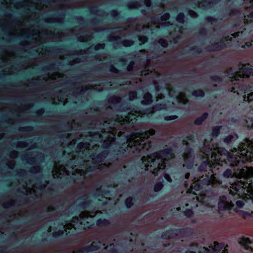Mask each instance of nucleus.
<instances>
[{"instance_id":"nucleus-1","label":"nucleus","mask_w":253,"mask_h":253,"mask_svg":"<svg viewBox=\"0 0 253 253\" xmlns=\"http://www.w3.org/2000/svg\"><path fill=\"white\" fill-rule=\"evenodd\" d=\"M129 120V115L123 118L117 115L114 119L104 121V128L102 129L101 133H95L92 136L100 139L101 142H103V147L108 148L114 141L117 133L118 137L121 136L122 133H124L121 131L118 132L117 128L121 125L128 123Z\"/></svg>"},{"instance_id":"nucleus-2","label":"nucleus","mask_w":253,"mask_h":253,"mask_svg":"<svg viewBox=\"0 0 253 253\" xmlns=\"http://www.w3.org/2000/svg\"><path fill=\"white\" fill-rule=\"evenodd\" d=\"M155 134V130L153 129H150L143 133H136L132 135L130 138L127 139V150L132 153L140 152L144 149H148L149 144H147L145 142L150 136Z\"/></svg>"},{"instance_id":"nucleus-3","label":"nucleus","mask_w":253,"mask_h":253,"mask_svg":"<svg viewBox=\"0 0 253 253\" xmlns=\"http://www.w3.org/2000/svg\"><path fill=\"white\" fill-rule=\"evenodd\" d=\"M90 144L88 143L80 142L77 146L78 155L83 159V166L87 167L89 163V158L91 159V162L93 164H99L102 161L103 155L99 154L96 158H94V150L99 147V145L95 144L91 149L90 148Z\"/></svg>"},{"instance_id":"nucleus-4","label":"nucleus","mask_w":253,"mask_h":253,"mask_svg":"<svg viewBox=\"0 0 253 253\" xmlns=\"http://www.w3.org/2000/svg\"><path fill=\"white\" fill-rule=\"evenodd\" d=\"M238 155L235 158L230 157L232 165H237L241 161L243 163L253 161V138L250 140L245 139L238 146Z\"/></svg>"},{"instance_id":"nucleus-5","label":"nucleus","mask_w":253,"mask_h":253,"mask_svg":"<svg viewBox=\"0 0 253 253\" xmlns=\"http://www.w3.org/2000/svg\"><path fill=\"white\" fill-rule=\"evenodd\" d=\"M143 163L145 166V170H149L155 176L158 175L160 170L165 169V162L159 157L158 153L148 155L146 158H142Z\"/></svg>"},{"instance_id":"nucleus-6","label":"nucleus","mask_w":253,"mask_h":253,"mask_svg":"<svg viewBox=\"0 0 253 253\" xmlns=\"http://www.w3.org/2000/svg\"><path fill=\"white\" fill-rule=\"evenodd\" d=\"M232 69L230 68L227 70L228 76L231 79V81H239L242 78H248L252 72V69L250 67L249 65H244L239 69V71L235 73H230Z\"/></svg>"},{"instance_id":"nucleus-7","label":"nucleus","mask_w":253,"mask_h":253,"mask_svg":"<svg viewBox=\"0 0 253 253\" xmlns=\"http://www.w3.org/2000/svg\"><path fill=\"white\" fill-rule=\"evenodd\" d=\"M34 181V179H30L28 180L29 183L25 181L24 184L22 185L20 182L18 188L19 191L26 195L32 193L36 194V189L38 188L37 183H35Z\"/></svg>"},{"instance_id":"nucleus-8","label":"nucleus","mask_w":253,"mask_h":253,"mask_svg":"<svg viewBox=\"0 0 253 253\" xmlns=\"http://www.w3.org/2000/svg\"><path fill=\"white\" fill-rule=\"evenodd\" d=\"M247 185L248 182L246 181V179L245 178L244 179V181L238 180L232 184L230 187V188L235 191L233 192L232 190H230V193L232 195L237 194L238 195L243 196V193H245V188L246 187V186Z\"/></svg>"},{"instance_id":"nucleus-9","label":"nucleus","mask_w":253,"mask_h":253,"mask_svg":"<svg viewBox=\"0 0 253 253\" xmlns=\"http://www.w3.org/2000/svg\"><path fill=\"white\" fill-rule=\"evenodd\" d=\"M70 172L66 169V167L62 165L55 163L52 171L53 176L54 178L61 177V176L69 175Z\"/></svg>"},{"instance_id":"nucleus-10","label":"nucleus","mask_w":253,"mask_h":253,"mask_svg":"<svg viewBox=\"0 0 253 253\" xmlns=\"http://www.w3.org/2000/svg\"><path fill=\"white\" fill-rule=\"evenodd\" d=\"M41 77H39L38 79H35V80L38 81H47L48 80H56L57 82H62L64 79L67 77L64 75L57 72H55L52 73L51 75L50 74L49 72H48L47 74L46 75L45 77L42 78V79L40 78ZM63 83H60L59 84H62Z\"/></svg>"},{"instance_id":"nucleus-11","label":"nucleus","mask_w":253,"mask_h":253,"mask_svg":"<svg viewBox=\"0 0 253 253\" xmlns=\"http://www.w3.org/2000/svg\"><path fill=\"white\" fill-rule=\"evenodd\" d=\"M223 248L224 245L219 244L216 241L214 242L213 245L211 244L209 246V248H203L205 253H220L221 251L222 253H225V250Z\"/></svg>"},{"instance_id":"nucleus-12","label":"nucleus","mask_w":253,"mask_h":253,"mask_svg":"<svg viewBox=\"0 0 253 253\" xmlns=\"http://www.w3.org/2000/svg\"><path fill=\"white\" fill-rule=\"evenodd\" d=\"M234 206L231 200H228L225 196L220 197L218 202V208L220 210H230Z\"/></svg>"},{"instance_id":"nucleus-13","label":"nucleus","mask_w":253,"mask_h":253,"mask_svg":"<svg viewBox=\"0 0 253 253\" xmlns=\"http://www.w3.org/2000/svg\"><path fill=\"white\" fill-rule=\"evenodd\" d=\"M229 37H224L223 39H222L221 42H219L216 43L211 46L208 47V51H215L222 50L226 47V44L224 43L225 41H231L232 38L230 37L229 39H228Z\"/></svg>"},{"instance_id":"nucleus-14","label":"nucleus","mask_w":253,"mask_h":253,"mask_svg":"<svg viewBox=\"0 0 253 253\" xmlns=\"http://www.w3.org/2000/svg\"><path fill=\"white\" fill-rule=\"evenodd\" d=\"M159 157L163 159V161H165L173 159L175 157V154L171 149H165L164 150L157 152Z\"/></svg>"},{"instance_id":"nucleus-15","label":"nucleus","mask_w":253,"mask_h":253,"mask_svg":"<svg viewBox=\"0 0 253 253\" xmlns=\"http://www.w3.org/2000/svg\"><path fill=\"white\" fill-rule=\"evenodd\" d=\"M182 156L184 161L186 164L192 163L195 158L193 151L190 148H186Z\"/></svg>"},{"instance_id":"nucleus-16","label":"nucleus","mask_w":253,"mask_h":253,"mask_svg":"<svg viewBox=\"0 0 253 253\" xmlns=\"http://www.w3.org/2000/svg\"><path fill=\"white\" fill-rule=\"evenodd\" d=\"M76 167V165H75V167L72 168V173L73 175H75L76 173L79 174L81 177L84 176L86 174V172L92 171L94 169V166L93 168L89 166V167L86 168V170L84 171L82 169H78V168H75Z\"/></svg>"},{"instance_id":"nucleus-17","label":"nucleus","mask_w":253,"mask_h":253,"mask_svg":"<svg viewBox=\"0 0 253 253\" xmlns=\"http://www.w3.org/2000/svg\"><path fill=\"white\" fill-rule=\"evenodd\" d=\"M239 243L242 246H243L245 249L249 250L251 251H253V249L252 247L251 246L252 243L250 240L249 238L242 237L239 239Z\"/></svg>"},{"instance_id":"nucleus-18","label":"nucleus","mask_w":253,"mask_h":253,"mask_svg":"<svg viewBox=\"0 0 253 253\" xmlns=\"http://www.w3.org/2000/svg\"><path fill=\"white\" fill-rule=\"evenodd\" d=\"M15 58V54L12 52L4 51L1 55V58L3 62H7L8 61H11Z\"/></svg>"},{"instance_id":"nucleus-19","label":"nucleus","mask_w":253,"mask_h":253,"mask_svg":"<svg viewBox=\"0 0 253 253\" xmlns=\"http://www.w3.org/2000/svg\"><path fill=\"white\" fill-rule=\"evenodd\" d=\"M238 136L236 134H230L225 137L223 139V141L227 144H229L232 143L238 139Z\"/></svg>"},{"instance_id":"nucleus-20","label":"nucleus","mask_w":253,"mask_h":253,"mask_svg":"<svg viewBox=\"0 0 253 253\" xmlns=\"http://www.w3.org/2000/svg\"><path fill=\"white\" fill-rule=\"evenodd\" d=\"M241 172L244 174L245 177H253V167L247 168L245 170L242 169Z\"/></svg>"},{"instance_id":"nucleus-21","label":"nucleus","mask_w":253,"mask_h":253,"mask_svg":"<svg viewBox=\"0 0 253 253\" xmlns=\"http://www.w3.org/2000/svg\"><path fill=\"white\" fill-rule=\"evenodd\" d=\"M165 108V105L163 104H156L152 108L148 109L146 110V114H152L156 111H158Z\"/></svg>"},{"instance_id":"nucleus-22","label":"nucleus","mask_w":253,"mask_h":253,"mask_svg":"<svg viewBox=\"0 0 253 253\" xmlns=\"http://www.w3.org/2000/svg\"><path fill=\"white\" fill-rule=\"evenodd\" d=\"M40 158H42L43 159V156H42L41 154H40L39 155H36V156H34V157H26V156H24V158L26 159L27 163L30 164H32L33 163H36L38 162L37 159L38 158V157Z\"/></svg>"},{"instance_id":"nucleus-23","label":"nucleus","mask_w":253,"mask_h":253,"mask_svg":"<svg viewBox=\"0 0 253 253\" xmlns=\"http://www.w3.org/2000/svg\"><path fill=\"white\" fill-rule=\"evenodd\" d=\"M96 215V213H94L93 212H90L88 211H84L82 212L80 214V217L82 219H84L85 218H88L89 217H94Z\"/></svg>"},{"instance_id":"nucleus-24","label":"nucleus","mask_w":253,"mask_h":253,"mask_svg":"<svg viewBox=\"0 0 253 253\" xmlns=\"http://www.w3.org/2000/svg\"><path fill=\"white\" fill-rule=\"evenodd\" d=\"M245 193L243 195H249L251 197H253V188L251 183H248V185L246 186Z\"/></svg>"},{"instance_id":"nucleus-25","label":"nucleus","mask_w":253,"mask_h":253,"mask_svg":"<svg viewBox=\"0 0 253 253\" xmlns=\"http://www.w3.org/2000/svg\"><path fill=\"white\" fill-rule=\"evenodd\" d=\"M221 126H215L212 128L211 136L212 137H217L220 133Z\"/></svg>"},{"instance_id":"nucleus-26","label":"nucleus","mask_w":253,"mask_h":253,"mask_svg":"<svg viewBox=\"0 0 253 253\" xmlns=\"http://www.w3.org/2000/svg\"><path fill=\"white\" fill-rule=\"evenodd\" d=\"M152 102V96L149 93H147L144 96V99L142 101V103L143 104H149Z\"/></svg>"},{"instance_id":"nucleus-27","label":"nucleus","mask_w":253,"mask_h":253,"mask_svg":"<svg viewBox=\"0 0 253 253\" xmlns=\"http://www.w3.org/2000/svg\"><path fill=\"white\" fill-rule=\"evenodd\" d=\"M102 245V244L98 240H95L92 242L91 244L90 249L91 250H95L100 248Z\"/></svg>"},{"instance_id":"nucleus-28","label":"nucleus","mask_w":253,"mask_h":253,"mask_svg":"<svg viewBox=\"0 0 253 253\" xmlns=\"http://www.w3.org/2000/svg\"><path fill=\"white\" fill-rule=\"evenodd\" d=\"M121 100V98L119 96H113L108 98V102L112 104H117Z\"/></svg>"},{"instance_id":"nucleus-29","label":"nucleus","mask_w":253,"mask_h":253,"mask_svg":"<svg viewBox=\"0 0 253 253\" xmlns=\"http://www.w3.org/2000/svg\"><path fill=\"white\" fill-rule=\"evenodd\" d=\"M193 142L194 141V137L192 135H190L187 136L185 139H183L182 141V143L183 145L188 146L189 145V142Z\"/></svg>"},{"instance_id":"nucleus-30","label":"nucleus","mask_w":253,"mask_h":253,"mask_svg":"<svg viewBox=\"0 0 253 253\" xmlns=\"http://www.w3.org/2000/svg\"><path fill=\"white\" fill-rule=\"evenodd\" d=\"M218 184L219 183L214 175H211L210 179L208 180V184L211 185L212 186H214Z\"/></svg>"},{"instance_id":"nucleus-31","label":"nucleus","mask_w":253,"mask_h":253,"mask_svg":"<svg viewBox=\"0 0 253 253\" xmlns=\"http://www.w3.org/2000/svg\"><path fill=\"white\" fill-rule=\"evenodd\" d=\"M179 101L184 104H186L187 102V99L186 96L182 93H180L177 97Z\"/></svg>"},{"instance_id":"nucleus-32","label":"nucleus","mask_w":253,"mask_h":253,"mask_svg":"<svg viewBox=\"0 0 253 253\" xmlns=\"http://www.w3.org/2000/svg\"><path fill=\"white\" fill-rule=\"evenodd\" d=\"M41 170V168L39 166H36L31 168L30 172L33 173H39Z\"/></svg>"},{"instance_id":"nucleus-33","label":"nucleus","mask_w":253,"mask_h":253,"mask_svg":"<svg viewBox=\"0 0 253 253\" xmlns=\"http://www.w3.org/2000/svg\"><path fill=\"white\" fill-rule=\"evenodd\" d=\"M133 43H134V42L132 40H124L122 42L123 45L126 47L130 46L132 45L133 44Z\"/></svg>"},{"instance_id":"nucleus-34","label":"nucleus","mask_w":253,"mask_h":253,"mask_svg":"<svg viewBox=\"0 0 253 253\" xmlns=\"http://www.w3.org/2000/svg\"><path fill=\"white\" fill-rule=\"evenodd\" d=\"M125 204L127 208L131 207L133 205L132 198L128 197L125 200Z\"/></svg>"},{"instance_id":"nucleus-35","label":"nucleus","mask_w":253,"mask_h":253,"mask_svg":"<svg viewBox=\"0 0 253 253\" xmlns=\"http://www.w3.org/2000/svg\"><path fill=\"white\" fill-rule=\"evenodd\" d=\"M192 94L197 97H203L204 95V92L202 90H197L194 91Z\"/></svg>"},{"instance_id":"nucleus-36","label":"nucleus","mask_w":253,"mask_h":253,"mask_svg":"<svg viewBox=\"0 0 253 253\" xmlns=\"http://www.w3.org/2000/svg\"><path fill=\"white\" fill-rule=\"evenodd\" d=\"M91 39V36H81L78 37V40L80 42H84L90 40Z\"/></svg>"},{"instance_id":"nucleus-37","label":"nucleus","mask_w":253,"mask_h":253,"mask_svg":"<svg viewBox=\"0 0 253 253\" xmlns=\"http://www.w3.org/2000/svg\"><path fill=\"white\" fill-rule=\"evenodd\" d=\"M14 204V201L13 200H10L8 202H4L2 206L5 208H7L11 207L12 205Z\"/></svg>"},{"instance_id":"nucleus-38","label":"nucleus","mask_w":253,"mask_h":253,"mask_svg":"<svg viewBox=\"0 0 253 253\" xmlns=\"http://www.w3.org/2000/svg\"><path fill=\"white\" fill-rule=\"evenodd\" d=\"M244 100L249 102L253 100V92L248 94L247 96L245 95Z\"/></svg>"},{"instance_id":"nucleus-39","label":"nucleus","mask_w":253,"mask_h":253,"mask_svg":"<svg viewBox=\"0 0 253 253\" xmlns=\"http://www.w3.org/2000/svg\"><path fill=\"white\" fill-rule=\"evenodd\" d=\"M128 95L130 100H133L137 98V93L135 91L130 92Z\"/></svg>"},{"instance_id":"nucleus-40","label":"nucleus","mask_w":253,"mask_h":253,"mask_svg":"<svg viewBox=\"0 0 253 253\" xmlns=\"http://www.w3.org/2000/svg\"><path fill=\"white\" fill-rule=\"evenodd\" d=\"M45 22H61L62 21V19H57L56 18H46L45 19Z\"/></svg>"},{"instance_id":"nucleus-41","label":"nucleus","mask_w":253,"mask_h":253,"mask_svg":"<svg viewBox=\"0 0 253 253\" xmlns=\"http://www.w3.org/2000/svg\"><path fill=\"white\" fill-rule=\"evenodd\" d=\"M158 43L164 47H166L168 45L167 41L164 39H159L158 41Z\"/></svg>"},{"instance_id":"nucleus-42","label":"nucleus","mask_w":253,"mask_h":253,"mask_svg":"<svg viewBox=\"0 0 253 253\" xmlns=\"http://www.w3.org/2000/svg\"><path fill=\"white\" fill-rule=\"evenodd\" d=\"M177 20L180 22V23H183L184 21V15L182 13L179 14L177 16Z\"/></svg>"},{"instance_id":"nucleus-43","label":"nucleus","mask_w":253,"mask_h":253,"mask_svg":"<svg viewBox=\"0 0 253 253\" xmlns=\"http://www.w3.org/2000/svg\"><path fill=\"white\" fill-rule=\"evenodd\" d=\"M163 186L161 183H157L154 186V191L155 192L159 191L162 188Z\"/></svg>"},{"instance_id":"nucleus-44","label":"nucleus","mask_w":253,"mask_h":253,"mask_svg":"<svg viewBox=\"0 0 253 253\" xmlns=\"http://www.w3.org/2000/svg\"><path fill=\"white\" fill-rule=\"evenodd\" d=\"M7 165L11 169H13L15 165V162L14 160L9 161L7 163Z\"/></svg>"},{"instance_id":"nucleus-45","label":"nucleus","mask_w":253,"mask_h":253,"mask_svg":"<svg viewBox=\"0 0 253 253\" xmlns=\"http://www.w3.org/2000/svg\"><path fill=\"white\" fill-rule=\"evenodd\" d=\"M185 215L188 217H191L192 216L193 213L192 210L187 209L184 212Z\"/></svg>"},{"instance_id":"nucleus-46","label":"nucleus","mask_w":253,"mask_h":253,"mask_svg":"<svg viewBox=\"0 0 253 253\" xmlns=\"http://www.w3.org/2000/svg\"><path fill=\"white\" fill-rule=\"evenodd\" d=\"M139 40L142 44H144L146 42H147L148 38L145 36H141L139 37Z\"/></svg>"},{"instance_id":"nucleus-47","label":"nucleus","mask_w":253,"mask_h":253,"mask_svg":"<svg viewBox=\"0 0 253 253\" xmlns=\"http://www.w3.org/2000/svg\"><path fill=\"white\" fill-rule=\"evenodd\" d=\"M170 18V15L168 13H166L165 14H164L162 16H161V20L162 21H166L168 19H169Z\"/></svg>"},{"instance_id":"nucleus-48","label":"nucleus","mask_w":253,"mask_h":253,"mask_svg":"<svg viewBox=\"0 0 253 253\" xmlns=\"http://www.w3.org/2000/svg\"><path fill=\"white\" fill-rule=\"evenodd\" d=\"M28 146L27 144L25 142H18L17 144V147L24 148Z\"/></svg>"},{"instance_id":"nucleus-49","label":"nucleus","mask_w":253,"mask_h":253,"mask_svg":"<svg viewBox=\"0 0 253 253\" xmlns=\"http://www.w3.org/2000/svg\"><path fill=\"white\" fill-rule=\"evenodd\" d=\"M178 118L176 115L168 116L165 117V120L167 121L174 120Z\"/></svg>"},{"instance_id":"nucleus-50","label":"nucleus","mask_w":253,"mask_h":253,"mask_svg":"<svg viewBox=\"0 0 253 253\" xmlns=\"http://www.w3.org/2000/svg\"><path fill=\"white\" fill-rule=\"evenodd\" d=\"M32 128H31L30 127H28V126L23 127H21L20 128H19L20 131H23V132L30 131L31 130H32Z\"/></svg>"},{"instance_id":"nucleus-51","label":"nucleus","mask_w":253,"mask_h":253,"mask_svg":"<svg viewBox=\"0 0 253 253\" xmlns=\"http://www.w3.org/2000/svg\"><path fill=\"white\" fill-rule=\"evenodd\" d=\"M18 152L16 151H12L10 153V157L12 158H16L18 156Z\"/></svg>"},{"instance_id":"nucleus-52","label":"nucleus","mask_w":253,"mask_h":253,"mask_svg":"<svg viewBox=\"0 0 253 253\" xmlns=\"http://www.w3.org/2000/svg\"><path fill=\"white\" fill-rule=\"evenodd\" d=\"M134 62L133 61L130 62L127 67V70L128 71H132L133 67H134Z\"/></svg>"},{"instance_id":"nucleus-53","label":"nucleus","mask_w":253,"mask_h":253,"mask_svg":"<svg viewBox=\"0 0 253 253\" xmlns=\"http://www.w3.org/2000/svg\"><path fill=\"white\" fill-rule=\"evenodd\" d=\"M65 231H67V229H71L72 228H74V229H76V228L74 227V225L71 223L68 224L64 226Z\"/></svg>"},{"instance_id":"nucleus-54","label":"nucleus","mask_w":253,"mask_h":253,"mask_svg":"<svg viewBox=\"0 0 253 253\" xmlns=\"http://www.w3.org/2000/svg\"><path fill=\"white\" fill-rule=\"evenodd\" d=\"M203 119H202L201 117H199L197 119H196L195 121V124L196 125H200L202 123V122L203 121Z\"/></svg>"},{"instance_id":"nucleus-55","label":"nucleus","mask_w":253,"mask_h":253,"mask_svg":"<svg viewBox=\"0 0 253 253\" xmlns=\"http://www.w3.org/2000/svg\"><path fill=\"white\" fill-rule=\"evenodd\" d=\"M244 203L242 200H238L236 202V205L239 208L242 207V206L244 205Z\"/></svg>"},{"instance_id":"nucleus-56","label":"nucleus","mask_w":253,"mask_h":253,"mask_svg":"<svg viewBox=\"0 0 253 253\" xmlns=\"http://www.w3.org/2000/svg\"><path fill=\"white\" fill-rule=\"evenodd\" d=\"M164 177L168 182H172V179L169 174L166 173L164 174Z\"/></svg>"},{"instance_id":"nucleus-57","label":"nucleus","mask_w":253,"mask_h":253,"mask_svg":"<svg viewBox=\"0 0 253 253\" xmlns=\"http://www.w3.org/2000/svg\"><path fill=\"white\" fill-rule=\"evenodd\" d=\"M13 66H12L11 68H10L8 71H5V72H6L7 74H12L14 73H15L16 72L15 71L13 70Z\"/></svg>"},{"instance_id":"nucleus-58","label":"nucleus","mask_w":253,"mask_h":253,"mask_svg":"<svg viewBox=\"0 0 253 253\" xmlns=\"http://www.w3.org/2000/svg\"><path fill=\"white\" fill-rule=\"evenodd\" d=\"M105 44H97L95 48L96 50H98L100 49H103L104 48Z\"/></svg>"},{"instance_id":"nucleus-59","label":"nucleus","mask_w":253,"mask_h":253,"mask_svg":"<svg viewBox=\"0 0 253 253\" xmlns=\"http://www.w3.org/2000/svg\"><path fill=\"white\" fill-rule=\"evenodd\" d=\"M89 89V87H88L87 86H82L81 89H80L79 90V92L80 93H81L82 92H84V91H86L88 89Z\"/></svg>"},{"instance_id":"nucleus-60","label":"nucleus","mask_w":253,"mask_h":253,"mask_svg":"<svg viewBox=\"0 0 253 253\" xmlns=\"http://www.w3.org/2000/svg\"><path fill=\"white\" fill-rule=\"evenodd\" d=\"M189 14L191 15V17H193V18H196L197 17V14H196V12H195L194 11H192V10H190L189 11Z\"/></svg>"},{"instance_id":"nucleus-61","label":"nucleus","mask_w":253,"mask_h":253,"mask_svg":"<svg viewBox=\"0 0 253 253\" xmlns=\"http://www.w3.org/2000/svg\"><path fill=\"white\" fill-rule=\"evenodd\" d=\"M144 3L146 5V6H150L151 4V0H145Z\"/></svg>"},{"instance_id":"nucleus-62","label":"nucleus","mask_w":253,"mask_h":253,"mask_svg":"<svg viewBox=\"0 0 253 253\" xmlns=\"http://www.w3.org/2000/svg\"><path fill=\"white\" fill-rule=\"evenodd\" d=\"M231 175V172L230 170H229V171L226 170L224 173V175L227 177H229Z\"/></svg>"},{"instance_id":"nucleus-63","label":"nucleus","mask_w":253,"mask_h":253,"mask_svg":"<svg viewBox=\"0 0 253 253\" xmlns=\"http://www.w3.org/2000/svg\"><path fill=\"white\" fill-rule=\"evenodd\" d=\"M18 173L19 174L20 176H23L26 173V172L25 170L20 169V170L18 171Z\"/></svg>"},{"instance_id":"nucleus-64","label":"nucleus","mask_w":253,"mask_h":253,"mask_svg":"<svg viewBox=\"0 0 253 253\" xmlns=\"http://www.w3.org/2000/svg\"><path fill=\"white\" fill-rule=\"evenodd\" d=\"M80 62V61L79 60V59L78 58H76L72 61H71L70 62V65H73L75 63H79Z\"/></svg>"}]
</instances>
